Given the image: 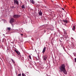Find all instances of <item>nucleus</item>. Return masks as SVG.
<instances>
[{
    "mask_svg": "<svg viewBox=\"0 0 76 76\" xmlns=\"http://www.w3.org/2000/svg\"><path fill=\"white\" fill-rule=\"evenodd\" d=\"M59 69H60V72H63L65 75L67 74V71L66 70V65L65 64H62L59 67Z\"/></svg>",
    "mask_w": 76,
    "mask_h": 76,
    "instance_id": "1",
    "label": "nucleus"
},
{
    "mask_svg": "<svg viewBox=\"0 0 76 76\" xmlns=\"http://www.w3.org/2000/svg\"><path fill=\"white\" fill-rule=\"evenodd\" d=\"M13 17V18H20V15H14Z\"/></svg>",
    "mask_w": 76,
    "mask_h": 76,
    "instance_id": "2",
    "label": "nucleus"
},
{
    "mask_svg": "<svg viewBox=\"0 0 76 76\" xmlns=\"http://www.w3.org/2000/svg\"><path fill=\"white\" fill-rule=\"evenodd\" d=\"M43 58L44 60L45 61H46L47 58V56L45 55L43 56Z\"/></svg>",
    "mask_w": 76,
    "mask_h": 76,
    "instance_id": "3",
    "label": "nucleus"
},
{
    "mask_svg": "<svg viewBox=\"0 0 76 76\" xmlns=\"http://www.w3.org/2000/svg\"><path fill=\"white\" fill-rule=\"evenodd\" d=\"M15 21V19L13 18H12L10 20V23H13V22H14Z\"/></svg>",
    "mask_w": 76,
    "mask_h": 76,
    "instance_id": "4",
    "label": "nucleus"
},
{
    "mask_svg": "<svg viewBox=\"0 0 76 76\" xmlns=\"http://www.w3.org/2000/svg\"><path fill=\"white\" fill-rule=\"evenodd\" d=\"M14 4H15V3H16L17 5H18V4L19 3V2L17 1V0H14Z\"/></svg>",
    "mask_w": 76,
    "mask_h": 76,
    "instance_id": "5",
    "label": "nucleus"
},
{
    "mask_svg": "<svg viewBox=\"0 0 76 76\" xmlns=\"http://www.w3.org/2000/svg\"><path fill=\"white\" fill-rule=\"evenodd\" d=\"M15 52H16V53L17 54H18V55H20V53L19 52H18L17 50H14Z\"/></svg>",
    "mask_w": 76,
    "mask_h": 76,
    "instance_id": "6",
    "label": "nucleus"
},
{
    "mask_svg": "<svg viewBox=\"0 0 76 76\" xmlns=\"http://www.w3.org/2000/svg\"><path fill=\"white\" fill-rule=\"evenodd\" d=\"M46 50V47H44V49L42 51V53H45V50Z\"/></svg>",
    "mask_w": 76,
    "mask_h": 76,
    "instance_id": "7",
    "label": "nucleus"
},
{
    "mask_svg": "<svg viewBox=\"0 0 76 76\" xmlns=\"http://www.w3.org/2000/svg\"><path fill=\"white\" fill-rule=\"evenodd\" d=\"M39 15L40 16H42V12H41V11H40L39 12Z\"/></svg>",
    "mask_w": 76,
    "mask_h": 76,
    "instance_id": "8",
    "label": "nucleus"
},
{
    "mask_svg": "<svg viewBox=\"0 0 76 76\" xmlns=\"http://www.w3.org/2000/svg\"><path fill=\"white\" fill-rule=\"evenodd\" d=\"M75 26H73V28H72V30H73V31H75Z\"/></svg>",
    "mask_w": 76,
    "mask_h": 76,
    "instance_id": "9",
    "label": "nucleus"
},
{
    "mask_svg": "<svg viewBox=\"0 0 76 76\" xmlns=\"http://www.w3.org/2000/svg\"><path fill=\"white\" fill-rule=\"evenodd\" d=\"M63 21L64 22V23H67L68 22L67 20H63Z\"/></svg>",
    "mask_w": 76,
    "mask_h": 76,
    "instance_id": "10",
    "label": "nucleus"
},
{
    "mask_svg": "<svg viewBox=\"0 0 76 76\" xmlns=\"http://www.w3.org/2000/svg\"><path fill=\"white\" fill-rule=\"evenodd\" d=\"M30 1L31 3H32L33 4H34V2L33 0H31Z\"/></svg>",
    "mask_w": 76,
    "mask_h": 76,
    "instance_id": "11",
    "label": "nucleus"
},
{
    "mask_svg": "<svg viewBox=\"0 0 76 76\" xmlns=\"http://www.w3.org/2000/svg\"><path fill=\"white\" fill-rule=\"evenodd\" d=\"M10 7L11 9H15V7L14 6H12L11 7Z\"/></svg>",
    "mask_w": 76,
    "mask_h": 76,
    "instance_id": "12",
    "label": "nucleus"
},
{
    "mask_svg": "<svg viewBox=\"0 0 76 76\" xmlns=\"http://www.w3.org/2000/svg\"><path fill=\"white\" fill-rule=\"evenodd\" d=\"M11 29V28L9 27L7 28V30H8V31H10Z\"/></svg>",
    "mask_w": 76,
    "mask_h": 76,
    "instance_id": "13",
    "label": "nucleus"
},
{
    "mask_svg": "<svg viewBox=\"0 0 76 76\" xmlns=\"http://www.w3.org/2000/svg\"><path fill=\"white\" fill-rule=\"evenodd\" d=\"M11 60L12 61V62L14 64V63H15V61H14V60L13 59H11Z\"/></svg>",
    "mask_w": 76,
    "mask_h": 76,
    "instance_id": "14",
    "label": "nucleus"
},
{
    "mask_svg": "<svg viewBox=\"0 0 76 76\" xmlns=\"http://www.w3.org/2000/svg\"><path fill=\"white\" fill-rule=\"evenodd\" d=\"M21 7L22 9H24V8H25V7L24 6V5H23Z\"/></svg>",
    "mask_w": 76,
    "mask_h": 76,
    "instance_id": "15",
    "label": "nucleus"
},
{
    "mask_svg": "<svg viewBox=\"0 0 76 76\" xmlns=\"http://www.w3.org/2000/svg\"><path fill=\"white\" fill-rule=\"evenodd\" d=\"M22 76H26V75H25V74H24L23 73H22Z\"/></svg>",
    "mask_w": 76,
    "mask_h": 76,
    "instance_id": "16",
    "label": "nucleus"
},
{
    "mask_svg": "<svg viewBox=\"0 0 76 76\" xmlns=\"http://www.w3.org/2000/svg\"><path fill=\"white\" fill-rule=\"evenodd\" d=\"M17 76H21V74H18Z\"/></svg>",
    "mask_w": 76,
    "mask_h": 76,
    "instance_id": "17",
    "label": "nucleus"
},
{
    "mask_svg": "<svg viewBox=\"0 0 76 76\" xmlns=\"http://www.w3.org/2000/svg\"><path fill=\"white\" fill-rule=\"evenodd\" d=\"M29 57L30 59H31V55L29 56Z\"/></svg>",
    "mask_w": 76,
    "mask_h": 76,
    "instance_id": "18",
    "label": "nucleus"
},
{
    "mask_svg": "<svg viewBox=\"0 0 76 76\" xmlns=\"http://www.w3.org/2000/svg\"><path fill=\"white\" fill-rule=\"evenodd\" d=\"M75 63H76V58H75Z\"/></svg>",
    "mask_w": 76,
    "mask_h": 76,
    "instance_id": "19",
    "label": "nucleus"
},
{
    "mask_svg": "<svg viewBox=\"0 0 76 76\" xmlns=\"http://www.w3.org/2000/svg\"><path fill=\"white\" fill-rule=\"evenodd\" d=\"M74 56H76V53H74Z\"/></svg>",
    "mask_w": 76,
    "mask_h": 76,
    "instance_id": "20",
    "label": "nucleus"
},
{
    "mask_svg": "<svg viewBox=\"0 0 76 76\" xmlns=\"http://www.w3.org/2000/svg\"><path fill=\"white\" fill-rule=\"evenodd\" d=\"M60 42H63V41L62 40H61L60 39Z\"/></svg>",
    "mask_w": 76,
    "mask_h": 76,
    "instance_id": "21",
    "label": "nucleus"
},
{
    "mask_svg": "<svg viewBox=\"0 0 76 76\" xmlns=\"http://www.w3.org/2000/svg\"><path fill=\"white\" fill-rule=\"evenodd\" d=\"M62 9V10H64V9L63 8H61Z\"/></svg>",
    "mask_w": 76,
    "mask_h": 76,
    "instance_id": "22",
    "label": "nucleus"
},
{
    "mask_svg": "<svg viewBox=\"0 0 76 76\" xmlns=\"http://www.w3.org/2000/svg\"><path fill=\"white\" fill-rule=\"evenodd\" d=\"M21 35H22V36H23V34H21Z\"/></svg>",
    "mask_w": 76,
    "mask_h": 76,
    "instance_id": "23",
    "label": "nucleus"
},
{
    "mask_svg": "<svg viewBox=\"0 0 76 76\" xmlns=\"http://www.w3.org/2000/svg\"><path fill=\"white\" fill-rule=\"evenodd\" d=\"M16 74L17 75H18V73H17V72H16Z\"/></svg>",
    "mask_w": 76,
    "mask_h": 76,
    "instance_id": "24",
    "label": "nucleus"
},
{
    "mask_svg": "<svg viewBox=\"0 0 76 76\" xmlns=\"http://www.w3.org/2000/svg\"><path fill=\"white\" fill-rule=\"evenodd\" d=\"M7 50H9V48H7Z\"/></svg>",
    "mask_w": 76,
    "mask_h": 76,
    "instance_id": "25",
    "label": "nucleus"
},
{
    "mask_svg": "<svg viewBox=\"0 0 76 76\" xmlns=\"http://www.w3.org/2000/svg\"><path fill=\"white\" fill-rule=\"evenodd\" d=\"M64 48V50L65 48Z\"/></svg>",
    "mask_w": 76,
    "mask_h": 76,
    "instance_id": "26",
    "label": "nucleus"
},
{
    "mask_svg": "<svg viewBox=\"0 0 76 76\" xmlns=\"http://www.w3.org/2000/svg\"><path fill=\"white\" fill-rule=\"evenodd\" d=\"M3 35H4V34H3Z\"/></svg>",
    "mask_w": 76,
    "mask_h": 76,
    "instance_id": "27",
    "label": "nucleus"
},
{
    "mask_svg": "<svg viewBox=\"0 0 76 76\" xmlns=\"http://www.w3.org/2000/svg\"><path fill=\"white\" fill-rule=\"evenodd\" d=\"M66 33V32H64V33Z\"/></svg>",
    "mask_w": 76,
    "mask_h": 76,
    "instance_id": "28",
    "label": "nucleus"
},
{
    "mask_svg": "<svg viewBox=\"0 0 76 76\" xmlns=\"http://www.w3.org/2000/svg\"><path fill=\"white\" fill-rule=\"evenodd\" d=\"M7 48H8V47H7Z\"/></svg>",
    "mask_w": 76,
    "mask_h": 76,
    "instance_id": "29",
    "label": "nucleus"
}]
</instances>
